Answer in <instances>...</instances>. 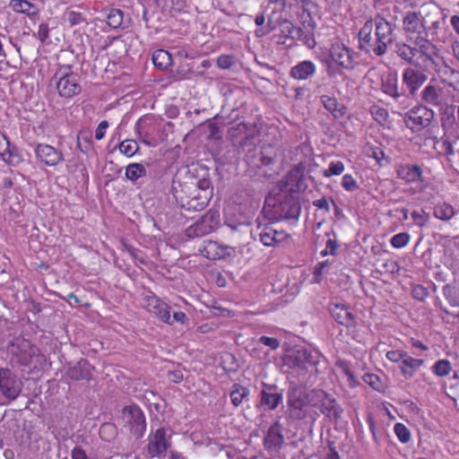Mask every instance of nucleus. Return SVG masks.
Returning a JSON list of instances; mask_svg holds the SVG:
<instances>
[{
	"label": "nucleus",
	"mask_w": 459,
	"mask_h": 459,
	"mask_svg": "<svg viewBox=\"0 0 459 459\" xmlns=\"http://www.w3.org/2000/svg\"><path fill=\"white\" fill-rule=\"evenodd\" d=\"M266 196L263 212L270 221L297 220L300 213L299 196L280 188Z\"/></svg>",
	"instance_id": "obj_1"
},
{
	"label": "nucleus",
	"mask_w": 459,
	"mask_h": 459,
	"mask_svg": "<svg viewBox=\"0 0 459 459\" xmlns=\"http://www.w3.org/2000/svg\"><path fill=\"white\" fill-rule=\"evenodd\" d=\"M414 46L404 42H398L395 44V54L409 65L418 66L416 56L419 55L422 58L424 64H430L436 72L442 73L445 75L448 74H455V70L451 68L446 64H444L443 68L439 67L437 58L439 57L437 47H428L422 43H412Z\"/></svg>",
	"instance_id": "obj_2"
},
{
	"label": "nucleus",
	"mask_w": 459,
	"mask_h": 459,
	"mask_svg": "<svg viewBox=\"0 0 459 459\" xmlns=\"http://www.w3.org/2000/svg\"><path fill=\"white\" fill-rule=\"evenodd\" d=\"M242 146L246 151L245 160L250 168L260 169V174L265 178H271L275 173L272 169L275 163V153L273 148L260 149L251 146V144H247V140Z\"/></svg>",
	"instance_id": "obj_3"
},
{
	"label": "nucleus",
	"mask_w": 459,
	"mask_h": 459,
	"mask_svg": "<svg viewBox=\"0 0 459 459\" xmlns=\"http://www.w3.org/2000/svg\"><path fill=\"white\" fill-rule=\"evenodd\" d=\"M60 97L70 99L82 91L80 77L72 71L71 65L61 66L54 74L51 80Z\"/></svg>",
	"instance_id": "obj_4"
},
{
	"label": "nucleus",
	"mask_w": 459,
	"mask_h": 459,
	"mask_svg": "<svg viewBox=\"0 0 459 459\" xmlns=\"http://www.w3.org/2000/svg\"><path fill=\"white\" fill-rule=\"evenodd\" d=\"M403 30L406 38L411 43H422L429 47H437L427 39L425 35V27L422 20L421 8L419 11L408 12L403 19Z\"/></svg>",
	"instance_id": "obj_5"
},
{
	"label": "nucleus",
	"mask_w": 459,
	"mask_h": 459,
	"mask_svg": "<svg viewBox=\"0 0 459 459\" xmlns=\"http://www.w3.org/2000/svg\"><path fill=\"white\" fill-rule=\"evenodd\" d=\"M421 13L427 39L430 38L431 42L439 39L446 26V15L432 4L423 5Z\"/></svg>",
	"instance_id": "obj_6"
},
{
	"label": "nucleus",
	"mask_w": 459,
	"mask_h": 459,
	"mask_svg": "<svg viewBox=\"0 0 459 459\" xmlns=\"http://www.w3.org/2000/svg\"><path fill=\"white\" fill-rule=\"evenodd\" d=\"M306 171L304 163L299 162L278 183L277 188L299 196V193L307 189L308 182L313 184L312 177H307Z\"/></svg>",
	"instance_id": "obj_7"
},
{
	"label": "nucleus",
	"mask_w": 459,
	"mask_h": 459,
	"mask_svg": "<svg viewBox=\"0 0 459 459\" xmlns=\"http://www.w3.org/2000/svg\"><path fill=\"white\" fill-rule=\"evenodd\" d=\"M320 59L322 63L325 64L329 75L334 74V68L333 67L332 63H334L345 69L353 68V65L356 63L353 51L339 42L333 43L329 49L328 56L322 53Z\"/></svg>",
	"instance_id": "obj_8"
},
{
	"label": "nucleus",
	"mask_w": 459,
	"mask_h": 459,
	"mask_svg": "<svg viewBox=\"0 0 459 459\" xmlns=\"http://www.w3.org/2000/svg\"><path fill=\"white\" fill-rule=\"evenodd\" d=\"M22 380L9 368H0V404L16 400L22 390Z\"/></svg>",
	"instance_id": "obj_9"
},
{
	"label": "nucleus",
	"mask_w": 459,
	"mask_h": 459,
	"mask_svg": "<svg viewBox=\"0 0 459 459\" xmlns=\"http://www.w3.org/2000/svg\"><path fill=\"white\" fill-rule=\"evenodd\" d=\"M373 30L374 22L373 19H369L359 31V48L366 54L382 56L385 55V52L382 44L377 39V30L372 34Z\"/></svg>",
	"instance_id": "obj_10"
},
{
	"label": "nucleus",
	"mask_w": 459,
	"mask_h": 459,
	"mask_svg": "<svg viewBox=\"0 0 459 459\" xmlns=\"http://www.w3.org/2000/svg\"><path fill=\"white\" fill-rule=\"evenodd\" d=\"M421 105L428 108H442L446 105L447 96L445 89L436 79L430 82L421 90L419 95Z\"/></svg>",
	"instance_id": "obj_11"
},
{
	"label": "nucleus",
	"mask_w": 459,
	"mask_h": 459,
	"mask_svg": "<svg viewBox=\"0 0 459 459\" xmlns=\"http://www.w3.org/2000/svg\"><path fill=\"white\" fill-rule=\"evenodd\" d=\"M220 225V213L217 210H209L195 223L186 230L189 238H200L214 231Z\"/></svg>",
	"instance_id": "obj_12"
},
{
	"label": "nucleus",
	"mask_w": 459,
	"mask_h": 459,
	"mask_svg": "<svg viewBox=\"0 0 459 459\" xmlns=\"http://www.w3.org/2000/svg\"><path fill=\"white\" fill-rule=\"evenodd\" d=\"M212 196V187L209 179L203 178L197 181V186L191 196L185 203L184 209L187 211H202L209 204Z\"/></svg>",
	"instance_id": "obj_13"
},
{
	"label": "nucleus",
	"mask_w": 459,
	"mask_h": 459,
	"mask_svg": "<svg viewBox=\"0 0 459 459\" xmlns=\"http://www.w3.org/2000/svg\"><path fill=\"white\" fill-rule=\"evenodd\" d=\"M434 118L432 108L419 105L409 110L404 117V123L413 132H420L429 126Z\"/></svg>",
	"instance_id": "obj_14"
},
{
	"label": "nucleus",
	"mask_w": 459,
	"mask_h": 459,
	"mask_svg": "<svg viewBox=\"0 0 459 459\" xmlns=\"http://www.w3.org/2000/svg\"><path fill=\"white\" fill-rule=\"evenodd\" d=\"M171 444L167 437V431L164 428H159L148 437V445L146 450L151 457H157L159 459L165 458L168 449Z\"/></svg>",
	"instance_id": "obj_15"
},
{
	"label": "nucleus",
	"mask_w": 459,
	"mask_h": 459,
	"mask_svg": "<svg viewBox=\"0 0 459 459\" xmlns=\"http://www.w3.org/2000/svg\"><path fill=\"white\" fill-rule=\"evenodd\" d=\"M374 30H377V39L382 44L385 54L387 51L388 46L392 45L396 39L395 29L396 25L387 21L382 14L377 13L373 19Z\"/></svg>",
	"instance_id": "obj_16"
},
{
	"label": "nucleus",
	"mask_w": 459,
	"mask_h": 459,
	"mask_svg": "<svg viewBox=\"0 0 459 459\" xmlns=\"http://www.w3.org/2000/svg\"><path fill=\"white\" fill-rule=\"evenodd\" d=\"M281 403L282 390L279 389L276 385L263 383L262 389L259 393V401L256 404V407L265 411H273Z\"/></svg>",
	"instance_id": "obj_17"
},
{
	"label": "nucleus",
	"mask_w": 459,
	"mask_h": 459,
	"mask_svg": "<svg viewBox=\"0 0 459 459\" xmlns=\"http://www.w3.org/2000/svg\"><path fill=\"white\" fill-rule=\"evenodd\" d=\"M123 418L135 438L143 436L146 423L143 411L138 406H128L124 409Z\"/></svg>",
	"instance_id": "obj_18"
},
{
	"label": "nucleus",
	"mask_w": 459,
	"mask_h": 459,
	"mask_svg": "<svg viewBox=\"0 0 459 459\" xmlns=\"http://www.w3.org/2000/svg\"><path fill=\"white\" fill-rule=\"evenodd\" d=\"M39 351L36 346L25 339H17L12 344V352L16 357L17 362L22 366H30L34 357L39 355Z\"/></svg>",
	"instance_id": "obj_19"
},
{
	"label": "nucleus",
	"mask_w": 459,
	"mask_h": 459,
	"mask_svg": "<svg viewBox=\"0 0 459 459\" xmlns=\"http://www.w3.org/2000/svg\"><path fill=\"white\" fill-rule=\"evenodd\" d=\"M299 4H301L302 13H300V19L302 20V24L304 29L307 33H311L313 36V30L316 25V22L314 19V11L316 9V4L312 0H296ZM307 45L308 48H313L316 46V39L312 37L307 40Z\"/></svg>",
	"instance_id": "obj_20"
},
{
	"label": "nucleus",
	"mask_w": 459,
	"mask_h": 459,
	"mask_svg": "<svg viewBox=\"0 0 459 459\" xmlns=\"http://www.w3.org/2000/svg\"><path fill=\"white\" fill-rule=\"evenodd\" d=\"M282 428L279 421H275L267 430L264 437V449L271 455L278 453L284 442Z\"/></svg>",
	"instance_id": "obj_21"
},
{
	"label": "nucleus",
	"mask_w": 459,
	"mask_h": 459,
	"mask_svg": "<svg viewBox=\"0 0 459 459\" xmlns=\"http://www.w3.org/2000/svg\"><path fill=\"white\" fill-rule=\"evenodd\" d=\"M35 153L41 162L49 167H55L64 160L62 152L49 144L39 143Z\"/></svg>",
	"instance_id": "obj_22"
},
{
	"label": "nucleus",
	"mask_w": 459,
	"mask_h": 459,
	"mask_svg": "<svg viewBox=\"0 0 459 459\" xmlns=\"http://www.w3.org/2000/svg\"><path fill=\"white\" fill-rule=\"evenodd\" d=\"M145 302L148 310L155 315L160 321L172 325L170 307L154 294L146 296Z\"/></svg>",
	"instance_id": "obj_23"
},
{
	"label": "nucleus",
	"mask_w": 459,
	"mask_h": 459,
	"mask_svg": "<svg viewBox=\"0 0 459 459\" xmlns=\"http://www.w3.org/2000/svg\"><path fill=\"white\" fill-rule=\"evenodd\" d=\"M425 73L411 67H407L403 72V82L409 90L410 94L415 96L418 90L427 82Z\"/></svg>",
	"instance_id": "obj_24"
},
{
	"label": "nucleus",
	"mask_w": 459,
	"mask_h": 459,
	"mask_svg": "<svg viewBox=\"0 0 459 459\" xmlns=\"http://www.w3.org/2000/svg\"><path fill=\"white\" fill-rule=\"evenodd\" d=\"M329 311L332 316L340 325L345 326H351L355 323L352 313L350 311L349 307H346L344 304L332 303L329 306Z\"/></svg>",
	"instance_id": "obj_25"
},
{
	"label": "nucleus",
	"mask_w": 459,
	"mask_h": 459,
	"mask_svg": "<svg viewBox=\"0 0 459 459\" xmlns=\"http://www.w3.org/2000/svg\"><path fill=\"white\" fill-rule=\"evenodd\" d=\"M317 399L321 400V411L331 420H337L342 410L339 408L336 401L326 394L323 390H317Z\"/></svg>",
	"instance_id": "obj_26"
},
{
	"label": "nucleus",
	"mask_w": 459,
	"mask_h": 459,
	"mask_svg": "<svg viewBox=\"0 0 459 459\" xmlns=\"http://www.w3.org/2000/svg\"><path fill=\"white\" fill-rule=\"evenodd\" d=\"M314 397L315 394L313 390L309 394L306 389H300L293 393L290 403L294 408L308 412L309 409L313 408L315 405L313 403Z\"/></svg>",
	"instance_id": "obj_27"
},
{
	"label": "nucleus",
	"mask_w": 459,
	"mask_h": 459,
	"mask_svg": "<svg viewBox=\"0 0 459 459\" xmlns=\"http://www.w3.org/2000/svg\"><path fill=\"white\" fill-rule=\"evenodd\" d=\"M91 367L88 360L82 359L73 366H70L67 370V376L73 380H91L92 377Z\"/></svg>",
	"instance_id": "obj_28"
},
{
	"label": "nucleus",
	"mask_w": 459,
	"mask_h": 459,
	"mask_svg": "<svg viewBox=\"0 0 459 459\" xmlns=\"http://www.w3.org/2000/svg\"><path fill=\"white\" fill-rule=\"evenodd\" d=\"M196 186L197 183L181 184L178 182L177 185L176 182H173L171 188L172 195L181 208H184L185 203L187 202Z\"/></svg>",
	"instance_id": "obj_29"
},
{
	"label": "nucleus",
	"mask_w": 459,
	"mask_h": 459,
	"mask_svg": "<svg viewBox=\"0 0 459 459\" xmlns=\"http://www.w3.org/2000/svg\"><path fill=\"white\" fill-rule=\"evenodd\" d=\"M204 256L210 260H219L227 255L226 248L216 241H206L200 250Z\"/></svg>",
	"instance_id": "obj_30"
},
{
	"label": "nucleus",
	"mask_w": 459,
	"mask_h": 459,
	"mask_svg": "<svg viewBox=\"0 0 459 459\" xmlns=\"http://www.w3.org/2000/svg\"><path fill=\"white\" fill-rule=\"evenodd\" d=\"M278 25L281 26V32L285 34L286 39L291 40L292 37L290 36V34L292 33V30H293L292 23L287 20H283L281 22L274 21L273 16L268 17V22L264 28L265 30L262 31V33H259V30H257L256 35L257 36L264 35L265 33L275 30Z\"/></svg>",
	"instance_id": "obj_31"
},
{
	"label": "nucleus",
	"mask_w": 459,
	"mask_h": 459,
	"mask_svg": "<svg viewBox=\"0 0 459 459\" xmlns=\"http://www.w3.org/2000/svg\"><path fill=\"white\" fill-rule=\"evenodd\" d=\"M321 102L325 108L335 118H341L346 113V108L342 104L339 103L333 97L323 95L321 96Z\"/></svg>",
	"instance_id": "obj_32"
},
{
	"label": "nucleus",
	"mask_w": 459,
	"mask_h": 459,
	"mask_svg": "<svg viewBox=\"0 0 459 459\" xmlns=\"http://www.w3.org/2000/svg\"><path fill=\"white\" fill-rule=\"evenodd\" d=\"M152 58L155 67L160 70H166L173 62L172 54L165 49H156Z\"/></svg>",
	"instance_id": "obj_33"
},
{
	"label": "nucleus",
	"mask_w": 459,
	"mask_h": 459,
	"mask_svg": "<svg viewBox=\"0 0 459 459\" xmlns=\"http://www.w3.org/2000/svg\"><path fill=\"white\" fill-rule=\"evenodd\" d=\"M424 360L420 359H414L406 354V357L402 360L400 365L401 371L405 378L413 377L414 372L423 365Z\"/></svg>",
	"instance_id": "obj_34"
},
{
	"label": "nucleus",
	"mask_w": 459,
	"mask_h": 459,
	"mask_svg": "<svg viewBox=\"0 0 459 459\" xmlns=\"http://www.w3.org/2000/svg\"><path fill=\"white\" fill-rule=\"evenodd\" d=\"M314 72V64L311 61H303L291 68L290 75L298 80H305Z\"/></svg>",
	"instance_id": "obj_35"
},
{
	"label": "nucleus",
	"mask_w": 459,
	"mask_h": 459,
	"mask_svg": "<svg viewBox=\"0 0 459 459\" xmlns=\"http://www.w3.org/2000/svg\"><path fill=\"white\" fill-rule=\"evenodd\" d=\"M382 91L395 100L405 98L404 92L398 91V82L396 76H386V78L382 82Z\"/></svg>",
	"instance_id": "obj_36"
},
{
	"label": "nucleus",
	"mask_w": 459,
	"mask_h": 459,
	"mask_svg": "<svg viewBox=\"0 0 459 459\" xmlns=\"http://www.w3.org/2000/svg\"><path fill=\"white\" fill-rule=\"evenodd\" d=\"M108 25L112 29H126L127 27L124 12L117 8L109 10L106 16Z\"/></svg>",
	"instance_id": "obj_37"
},
{
	"label": "nucleus",
	"mask_w": 459,
	"mask_h": 459,
	"mask_svg": "<svg viewBox=\"0 0 459 459\" xmlns=\"http://www.w3.org/2000/svg\"><path fill=\"white\" fill-rule=\"evenodd\" d=\"M261 242L266 247H273L284 238L283 232L272 228H265L259 235Z\"/></svg>",
	"instance_id": "obj_38"
},
{
	"label": "nucleus",
	"mask_w": 459,
	"mask_h": 459,
	"mask_svg": "<svg viewBox=\"0 0 459 459\" xmlns=\"http://www.w3.org/2000/svg\"><path fill=\"white\" fill-rule=\"evenodd\" d=\"M398 175L407 182L421 180V169L418 165L402 167L398 170Z\"/></svg>",
	"instance_id": "obj_39"
},
{
	"label": "nucleus",
	"mask_w": 459,
	"mask_h": 459,
	"mask_svg": "<svg viewBox=\"0 0 459 459\" xmlns=\"http://www.w3.org/2000/svg\"><path fill=\"white\" fill-rule=\"evenodd\" d=\"M249 394L250 392L247 387L239 384H234L230 394L232 404L236 407L239 406L248 398Z\"/></svg>",
	"instance_id": "obj_40"
},
{
	"label": "nucleus",
	"mask_w": 459,
	"mask_h": 459,
	"mask_svg": "<svg viewBox=\"0 0 459 459\" xmlns=\"http://www.w3.org/2000/svg\"><path fill=\"white\" fill-rule=\"evenodd\" d=\"M9 6L15 13H24L26 15H33L35 13V4L30 0H11Z\"/></svg>",
	"instance_id": "obj_41"
},
{
	"label": "nucleus",
	"mask_w": 459,
	"mask_h": 459,
	"mask_svg": "<svg viewBox=\"0 0 459 459\" xmlns=\"http://www.w3.org/2000/svg\"><path fill=\"white\" fill-rule=\"evenodd\" d=\"M145 175L146 169L141 163H131L126 168V177L131 181H136Z\"/></svg>",
	"instance_id": "obj_42"
},
{
	"label": "nucleus",
	"mask_w": 459,
	"mask_h": 459,
	"mask_svg": "<svg viewBox=\"0 0 459 459\" xmlns=\"http://www.w3.org/2000/svg\"><path fill=\"white\" fill-rule=\"evenodd\" d=\"M4 160L12 166H17L23 161L22 154L20 150L10 143L8 150L4 153Z\"/></svg>",
	"instance_id": "obj_43"
},
{
	"label": "nucleus",
	"mask_w": 459,
	"mask_h": 459,
	"mask_svg": "<svg viewBox=\"0 0 459 459\" xmlns=\"http://www.w3.org/2000/svg\"><path fill=\"white\" fill-rule=\"evenodd\" d=\"M434 216L442 221L450 220L454 214L455 211L452 205L448 204H437L434 207Z\"/></svg>",
	"instance_id": "obj_44"
},
{
	"label": "nucleus",
	"mask_w": 459,
	"mask_h": 459,
	"mask_svg": "<svg viewBox=\"0 0 459 459\" xmlns=\"http://www.w3.org/2000/svg\"><path fill=\"white\" fill-rule=\"evenodd\" d=\"M77 146L83 153H87L92 147L91 134L81 132L77 136Z\"/></svg>",
	"instance_id": "obj_45"
},
{
	"label": "nucleus",
	"mask_w": 459,
	"mask_h": 459,
	"mask_svg": "<svg viewBox=\"0 0 459 459\" xmlns=\"http://www.w3.org/2000/svg\"><path fill=\"white\" fill-rule=\"evenodd\" d=\"M432 370L437 377H446L451 372L452 366L447 359H439L434 364Z\"/></svg>",
	"instance_id": "obj_46"
},
{
	"label": "nucleus",
	"mask_w": 459,
	"mask_h": 459,
	"mask_svg": "<svg viewBox=\"0 0 459 459\" xmlns=\"http://www.w3.org/2000/svg\"><path fill=\"white\" fill-rule=\"evenodd\" d=\"M370 114L373 118L381 125L388 121V112L385 108L374 105L370 108Z\"/></svg>",
	"instance_id": "obj_47"
},
{
	"label": "nucleus",
	"mask_w": 459,
	"mask_h": 459,
	"mask_svg": "<svg viewBox=\"0 0 459 459\" xmlns=\"http://www.w3.org/2000/svg\"><path fill=\"white\" fill-rule=\"evenodd\" d=\"M138 148L137 143L134 140H125L119 144V151L127 157L133 156Z\"/></svg>",
	"instance_id": "obj_48"
},
{
	"label": "nucleus",
	"mask_w": 459,
	"mask_h": 459,
	"mask_svg": "<svg viewBox=\"0 0 459 459\" xmlns=\"http://www.w3.org/2000/svg\"><path fill=\"white\" fill-rule=\"evenodd\" d=\"M365 383L368 384L374 390L381 392L384 390V384L378 376L375 374H365L363 376Z\"/></svg>",
	"instance_id": "obj_49"
},
{
	"label": "nucleus",
	"mask_w": 459,
	"mask_h": 459,
	"mask_svg": "<svg viewBox=\"0 0 459 459\" xmlns=\"http://www.w3.org/2000/svg\"><path fill=\"white\" fill-rule=\"evenodd\" d=\"M394 432L399 438V440L403 443H407L411 439V433L409 429L402 423H396L394 425Z\"/></svg>",
	"instance_id": "obj_50"
},
{
	"label": "nucleus",
	"mask_w": 459,
	"mask_h": 459,
	"mask_svg": "<svg viewBox=\"0 0 459 459\" xmlns=\"http://www.w3.org/2000/svg\"><path fill=\"white\" fill-rule=\"evenodd\" d=\"M410 236L408 233H398L391 238V245L395 248H402L408 244Z\"/></svg>",
	"instance_id": "obj_51"
},
{
	"label": "nucleus",
	"mask_w": 459,
	"mask_h": 459,
	"mask_svg": "<svg viewBox=\"0 0 459 459\" xmlns=\"http://www.w3.org/2000/svg\"><path fill=\"white\" fill-rule=\"evenodd\" d=\"M344 169V165L342 161L332 162L327 169L323 171V175L326 178L333 175H340Z\"/></svg>",
	"instance_id": "obj_52"
},
{
	"label": "nucleus",
	"mask_w": 459,
	"mask_h": 459,
	"mask_svg": "<svg viewBox=\"0 0 459 459\" xmlns=\"http://www.w3.org/2000/svg\"><path fill=\"white\" fill-rule=\"evenodd\" d=\"M342 187L347 191H355L359 188V185L357 181L352 178V176L346 174L342 178Z\"/></svg>",
	"instance_id": "obj_53"
},
{
	"label": "nucleus",
	"mask_w": 459,
	"mask_h": 459,
	"mask_svg": "<svg viewBox=\"0 0 459 459\" xmlns=\"http://www.w3.org/2000/svg\"><path fill=\"white\" fill-rule=\"evenodd\" d=\"M217 65L221 69H230L233 65V56L221 55L217 58Z\"/></svg>",
	"instance_id": "obj_54"
},
{
	"label": "nucleus",
	"mask_w": 459,
	"mask_h": 459,
	"mask_svg": "<svg viewBox=\"0 0 459 459\" xmlns=\"http://www.w3.org/2000/svg\"><path fill=\"white\" fill-rule=\"evenodd\" d=\"M67 21L72 26H74L84 22L85 19L82 13L71 11L67 13Z\"/></svg>",
	"instance_id": "obj_55"
},
{
	"label": "nucleus",
	"mask_w": 459,
	"mask_h": 459,
	"mask_svg": "<svg viewBox=\"0 0 459 459\" xmlns=\"http://www.w3.org/2000/svg\"><path fill=\"white\" fill-rule=\"evenodd\" d=\"M341 368H342L343 373L345 374V376L347 377V381H348L349 386L355 387L359 384V382L357 381L354 374L351 371V369L345 363H342Z\"/></svg>",
	"instance_id": "obj_56"
},
{
	"label": "nucleus",
	"mask_w": 459,
	"mask_h": 459,
	"mask_svg": "<svg viewBox=\"0 0 459 459\" xmlns=\"http://www.w3.org/2000/svg\"><path fill=\"white\" fill-rule=\"evenodd\" d=\"M444 294L453 306H459V298L455 296L456 291L454 288L446 286L444 288Z\"/></svg>",
	"instance_id": "obj_57"
},
{
	"label": "nucleus",
	"mask_w": 459,
	"mask_h": 459,
	"mask_svg": "<svg viewBox=\"0 0 459 459\" xmlns=\"http://www.w3.org/2000/svg\"><path fill=\"white\" fill-rule=\"evenodd\" d=\"M429 295V292L426 288H424L421 285H416L412 289V296L414 299L418 300H424L427 296Z\"/></svg>",
	"instance_id": "obj_58"
},
{
	"label": "nucleus",
	"mask_w": 459,
	"mask_h": 459,
	"mask_svg": "<svg viewBox=\"0 0 459 459\" xmlns=\"http://www.w3.org/2000/svg\"><path fill=\"white\" fill-rule=\"evenodd\" d=\"M259 342L270 347L272 350H276L280 347V341L273 337L261 336Z\"/></svg>",
	"instance_id": "obj_59"
},
{
	"label": "nucleus",
	"mask_w": 459,
	"mask_h": 459,
	"mask_svg": "<svg viewBox=\"0 0 459 459\" xmlns=\"http://www.w3.org/2000/svg\"><path fill=\"white\" fill-rule=\"evenodd\" d=\"M337 247H338V244H337L336 240H334V239H328L326 241L325 248L324 250H322L320 254L323 256H325L327 255H334Z\"/></svg>",
	"instance_id": "obj_60"
},
{
	"label": "nucleus",
	"mask_w": 459,
	"mask_h": 459,
	"mask_svg": "<svg viewBox=\"0 0 459 459\" xmlns=\"http://www.w3.org/2000/svg\"><path fill=\"white\" fill-rule=\"evenodd\" d=\"M406 352L401 351H390L386 353V358L394 362L401 361L406 357Z\"/></svg>",
	"instance_id": "obj_61"
},
{
	"label": "nucleus",
	"mask_w": 459,
	"mask_h": 459,
	"mask_svg": "<svg viewBox=\"0 0 459 459\" xmlns=\"http://www.w3.org/2000/svg\"><path fill=\"white\" fill-rule=\"evenodd\" d=\"M108 127V122L107 120H103L99 124L95 132L96 140H101L104 138Z\"/></svg>",
	"instance_id": "obj_62"
},
{
	"label": "nucleus",
	"mask_w": 459,
	"mask_h": 459,
	"mask_svg": "<svg viewBox=\"0 0 459 459\" xmlns=\"http://www.w3.org/2000/svg\"><path fill=\"white\" fill-rule=\"evenodd\" d=\"M411 218L415 224H417L419 227H423L426 225L428 219L425 214H421L416 211L411 212Z\"/></svg>",
	"instance_id": "obj_63"
},
{
	"label": "nucleus",
	"mask_w": 459,
	"mask_h": 459,
	"mask_svg": "<svg viewBox=\"0 0 459 459\" xmlns=\"http://www.w3.org/2000/svg\"><path fill=\"white\" fill-rule=\"evenodd\" d=\"M71 456H72V459H90L87 456L85 451L80 446H75L72 450Z\"/></svg>",
	"instance_id": "obj_64"
}]
</instances>
